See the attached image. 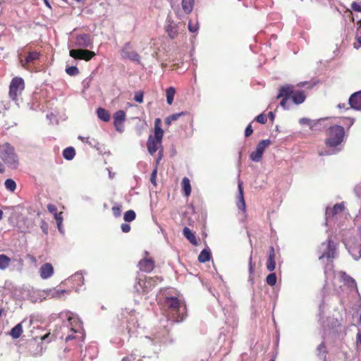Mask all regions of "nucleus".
Listing matches in <instances>:
<instances>
[{"instance_id":"obj_1","label":"nucleus","mask_w":361,"mask_h":361,"mask_svg":"<svg viewBox=\"0 0 361 361\" xmlns=\"http://www.w3.org/2000/svg\"><path fill=\"white\" fill-rule=\"evenodd\" d=\"M73 47L75 48L70 50L69 55L75 59L88 61L95 56L94 51L86 49L93 47L92 39L89 35L80 34L77 35Z\"/></svg>"},{"instance_id":"obj_2","label":"nucleus","mask_w":361,"mask_h":361,"mask_svg":"<svg viewBox=\"0 0 361 361\" xmlns=\"http://www.w3.org/2000/svg\"><path fill=\"white\" fill-rule=\"evenodd\" d=\"M344 128L341 126H334L329 128L326 145L329 148L328 151L321 152L320 156L336 154L341 150L340 145L344 138Z\"/></svg>"},{"instance_id":"obj_3","label":"nucleus","mask_w":361,"mask_h":361,"mask_svg":"<svg viewBox=\"0 0 361 361\" xmlns=\"http://www.w3.org/2000/svg\"><path fill=\"white\" fill-rule=\"evenodd\" d=\"M165 304L168 307L169 314L174 321L179 322L183 320L186 307L183 302L176 297H170L166 298Z\"/></svg>"},{"instance_id":"obj_4","label":"nucleus","mask_w":361,"mask_h":361,"mask_svg":"<svg viewBox=\"0 0 361 361\" xmlns=\"http://www.w3.org/2000/svg\"><path fill=\"white\" fill-rule=\"evenodd\" d=\"M326 225L334 227L335 224L341 226L339 221L345 215L344 203L336 204L333 207L326 209Z\"/></svg>"},{"instance_id":"obj_5","label":"nucleus","mask_w":361,"mask_h":361,"mask_svg":"<svg viewBox=\"0 0 361 361\" xmlns=\"http://www.w3.org/2000/svg\"><path fill=\"white\" fill-rule=\"evenodd\" d=\"M0 158L10 169H15L18 166L19 159L14 148L7 142L0 145Z\"/></svg>"},{"instance_id":"obj_6","label":"nucleus","mask_w":361,"mask_h":361,"mask_svg":"<svg viewBox=\"0 0 361 361\" xmlns=\"http://www.w3.org/2000/svg\"><path fill=\"white\" fill-rule=\"evenodd\" d=\"M121 317L122 319H125L123 322H126V329L131 336L136 332L137 328L139 326L137 314L134 311L125 310L122 312Z\"/></svg>"},{"instance_id":"obj_7","label":"nucleus","mask_w":361,"mask_h":361,"mask_svg":"<svg viewBox=\"0 0 361 361\" xmlns=\"http://www.w3.org/2000/svg\"><path fill=\"white\" fill-rule=\"evenodd\" d=\"M161 343L162 336L160 334H153L150 336H145L142 341L143 345L154 354L159 353Z\"/></svg>"},{"instance_id":"obj_8","label":"nucleus","mask_w":361,"mask_h":361,"mask_svg":"<svg viewBox=\"0 0 361 361\" xmlns=\"http://www.w3.org/2000/svg\"><path fill=\"white\" fill-rule=\"evenodd\" d=\"M319 251L321 253L319 259H334L336 254V244L329 239L327 242H324L321 244Z\"/></svg>"},{"instance_id":"obj_9","label":"nucleus","mask_w":361,"mask_h":361,"mask_svg":"<svg viewBox=\"0 0 361 361\" xmlns=\"http://www.w3.org/2000/svg\"><path fill=\"white\" fill-rule=\"evenodd\" d=\"M25 88V83L23 78L15 77L12 79L9 86V96L13 99L16 101L17 97L20 95Z\"/></svg>"},{"instance_id":"obj_10","label":"nucleus","mask_w":361,"mask_h":361,"mask_svg":"<svg viewBox=\"0 0 361 361\" xmlns=\"http://www.w3.org/2000/svg\"><path fill=\"white\" fill-rule=\"evenodd\" d=\"M270 140H263L260 141L257 145L255 151L252 152L250 154V159L255 162H259L262 157L265 149L271 145Z\"/></svg>"},{"instance_id":"obj_11","label":"nucleus","mask_w":361,"mask_h":361,"mask_svg":"<svg viewBox=\"0 0 361 361\" xmlns=\"http://www.w3.org/2000/svg\"><path fill=\"white\" fill-rule=\"evenodd\" d=\"M343 243L348 249L349 253L355 259H358L361 257V245L356 244L350 240L345 239Z\"/></svg>"},{"instance_id":"obj_12","label":"nucleus","mask_w":361,"mask_h":361,"mask_svg":"<svg viewBox=\"0 0 361 361\" xmlns=\"http://www.w3.org/2000/svg\"><path fill=\"white\" fill-rule=\"evenodd\" d=\"M66 317L69 325L71 326V331L73 333L82 334V322H80L78 316L70 312L66 314Z\"/></svg>"},{"instance_id":"obj_13","label":"nucleus","mask_w":361,"mask_h":361,"mask_svg":"<svg viewBox=\"0 0 361 361\" xmlns=\"http://www.w3.org/2000/svg\"><path fill=\"white\" fill-rule=\"evenodd\" d=\"M130 43H126L121 50V57L140 63V56L137 52L130 49Z\"/></svg>"},{"instance_id":"obj_14","label":"nucleus","mask_w":361,"mask_h":361,"mask_svg":"<svg viewBox=\"0 0 361 361\" xmlns=\"http://www.w3.org/2000/svg\"><path fill=\"white\" fill-rule=\"evenodd\" d=\"M11 262H17L19 266L18 269L20 270L23 266V260L21 259L13 260L4 254L0 255V270H5L9 267Z\"/></svg>"},{"instance_id":"obj_15","label":"nucleus","mask_w":361,"mask_h":361,"mask_svg":"<svg viewBox=\"0 0 361 361\" xmlns=\"http://www.w3.org/2000/svg\"><path fill=\"white\" fill-rule=\"evenodd\" d=\"M162 140L154 138L149 135L147 142V147L149 153L153 155L157 149L161 146Z\"/></svg>"},{"instance_id":"obj_16","label":"nucleus","mask_w":361,"mask_h":361,"mask_svg":"<svg viewBox=\"0 0 361 361\" xmlns=\"http://www.w3.org/2000/svg\"><path fill=\"white\" fill-rule=\"evenodd\" d=\"M334 278L335 279L343 281L344 283L346 284L350 288L356 287L355 281L350 276H348L345 272L338 271L337 273L335 274Z\"/></svg>"},{"instance_id":"obj_17","label":"nucleus","mask_w":361,"mask_h":361,"mask_svg":"<svg viewBox=\"0 0 361 361\" xmlns=\"http://www.w3.org/2000/svg\"><path fill=\"white\" fill-rule=\"evenodd\" d=\"M350 108L361 111V91L353 93L348 101Z\"/></svg>"},{"instance_id":"obj_18","label":"nucleus","mask_w":361,"mask_h":361,"mask_svg":"<svg viewBox=\"0 0 361 361\" xmlns=\"http://www.w3.org/2000/svg\"><path fill=\"white\" fill-rule=\"evenodd\" d=\"M40 277L42 279H48L54 274V267L50 263H45L39 269Z\"/></svg>"},{"instance_id":"obj_19","label":"nucleus","mask_w":361,"mask_h":361,"mask_svg":"<svg viewBox=\"0 0 361 361\" xmlns=\"http://www.w3.org/2000/svg\"><path fill=\"white\" fill-rule=\"evenodd\" d=\"M140 269L145 272H150L154 267V261L150 258L142 259L138 264Z\"/></svg>"},{"instance_id":"obj_20","label":"nucleus","mask_w":361,"mask_h":361,"mask_svg":"<svg viewBox=\"0 0 361 361\" xmlns=\"http://www.w3.org/2000/svg\"><path fill=\"white\" fill-rule=\"evenodd\" d=\"M66 291L64 290H58L56 288L48 289L47 290H44L40 294V296L44 297V298H60L64 293Z\"/></svg>"},{"instance_id":"obj_21","label":"nucleus","mask_w":361,"mask_h":361,"mask_svg":"<svg viewBox=\"0 0 361 361\" xmlns=\"http://www.w3.org/2000/svg\"><path fill=\"white\" fill-rule=\"evenodd\" d=\"M114 124L116 129L121 132L122 129L120 128V126L126 119V113L122 110L116 111L114 115Z\"/></svg>"},{"instance_id":"obj_22","label":"nucleus","mask_w":361,"mask_h":361,"mask_svg":"<svg viewBox=\"0 0 361 361\" xmlns=\"http://www.w3.org/2000/svg\"><path fill=\"white\" fill-rule=\"evenodd\" d=\"M238 201L237 202V207L239 209L243 211L245 210V202L243 195V183L239 180L238 183Z\"/></svg>"},{"instance_id":"obj_23","label":"nucleus","mask_w":361,"mask_h":361,"mask_svg":"<svg viewBox=\"0 0 361 361\" xmlns=\"http://www.w3.org/2000/svg\"><path fill=\"white\" fill-rule=\"evenodd\" d=\"M276 268V262H275V252L273 247H270L269 248V255L267 262V269L269 271H272Z\"/></svg>"},{"instance_id":"obj_24","label":"nucleus","mask_w":361,"mask_h":361,"mask_svg":"<svg viewBox=\"0 0 361 361\" xmlns=\"http://www.w3.org/2000/svg\"><path fill=\"white\" fill-rule=\"evenodd\" d=\"M39 53L37 52V51H31L28 54V55L25 57V60H21V64L23 67H26L27 68H28L27 66L34 62L35 61L39 59Z\"/></svg>"},{"instance_id":"obj_25","label":"nucleus","mask_w":361,"mask_h":361,"mask_svg":"<svg viewBox=\"0 0 361 361\" xmlns=\"http://www.w3.org/2000/svg\"><path fill=\"white\" fill-rule=\"evenodd\" d=\"M169 23L166 26V32L171 39H175L178 36L177 25L173 21H169Z\"/></svg>"},{"instance_id":"obj_26","label":"nucleus","mask_w":361,"mask_h":361,"mask_svg":"<svg viewBox=\"0 0 361 361\" xmlns=\"http://www.w3.org/2000/svg\"><path fill=\"white\" fill-rule=\"evenodd\" d=\"M293 93V87L290 85L283 86L280 89L279 94L277 96V99L279 98H287L289 99L290 97Z\"/></svg>"},{"instance_id":"obj_27","label":"nucleus","mask_w":361,"mask_h":361,"mask_svg":"<svg viewBox=\"0 0 361 361\" xmlns=\"http://www.w3.org/2000/svg\"><path fill=\"white\" fill-rule=\"evenodd\" d=\"M146 284L145 288L147 289V293L154 288L161 279L158 276L154 277H145Z\"/></svg>"},{"instance_id":"obj_28","label":"nucleus","mask_w":361,"mask_h":361,"mask_svg":"<svg viewBox=\"0 0 361 361\" xmlns=\"http://www.w3.org/2000/svg\"><path fill=\"white\" fill-rule=\"evenodd\" d=\"M25 320H23L21 323L18 324L10 331V335L14 339L18 338L23 333L22 324L25 323Z\"/></svg>"},{"instance_id":"obj_29","label":"nucleus","mask_w":361,"mask_h":361,"mask_svg":"<svg viewBox=\"0 0 361 361\" xmlns=\"http://www.w3.org/2000/svg\"><path fill=\"white\" fill-rule=\"evenodd\" d=\"M195 0H182L181 6L185 14H190L194 7Z\"/></svg>"},{"instance_id":"obj_30","label":"nucleus","mask_w":361,"mask_h":361,"mask_svg":"<svg viewBox=\"0 0 361 361\" xmlns=\"http://www.w3.org/2000/svg\"><path fill=\"white\" fill-rule=\"evenodd\" d=\"M184 236L194 245H197V241L194 233L188 227H185L183 231Z\"/></svg>"},{"instance_id":"obj_31","label":"nucleus","mask_w":361,"mask_h":361,"mask_svg":"<svg viewBox=\"0 0 361 361\" xmlns=\"http://www.w3.org/2000/svg\"><path fill=\"white\" fill-rule=\"evenodd\" d=\"M147 286L145 279L139 278L135 285V288L137 292L147 293V289L145 288Z\"/></svg>"},{"instance_id":"obj_32","label":"nucleus","mask_w":361,"mask_h":361,"mask_svg":"<svg viewBox=\"0 0 361 361\" xmlns=\"http://www.w3.org/2000/svg\"><path fill=\"white\" fill-rule=\"evenodd\" d=\"M305 97H305V93L301 91H298V92H293L292 94L293 102L295 104H300L302 102H304Z\"/></svg>"},{"instance_id":"obj_33","label":"nucleus","mask_w":361,"mask_h":361,"mask_svg":"<svg viewBox=\"0 0 361 361\" xmlns=\"http://www.w3.org/2000/svg\"><path fill=\"white\" fill-rule=\"evenodd\" d=\"M97 114L98 118L104 122H107L110 120V114L109 111L102 107L97 109Z\"/></svg>"},{"instance_id":"obj_34","label":"nucleus","mask_w":361,"mask_h":361,"mask_svg":"<svg viewBox=\"0 0 361 361\" xmlns=\"http://www.w3.org/2000/svg\"><path fill=\"white\" fill-rule=\"evenodd\" d=\"M181 184L185 195L189 196L191 192V186L189 179L186 177L183 178Z\"/></svg>"},{"instance_id":"obj_35","label":"nucleus","mask_w":361,"mask_h":361,"mask_svg":"<svg viewBox=\"0 0 361 361\" xmlns=\"http://www.w3.org/2000/svg\"><path fill=\"white\" fill-rule=\"evenodd\" d=\"M210 258V251L207 249H204L198 256V260L202 263L209 261Z\"/></svg>"},{"instance_id":"obj_36","label":"nucleus","mask_w":361,"mask_h":361,"mask_svg":"<svg viewBox=\"0 0 361 361\" xmlns=\"http://www.w3.org/2000/svg\"><path fill=\"white\" fill-rule=\"evenodd\" d=\"M175 93L176 90L173 87H170L166 90V101L169 105L172 104L173 103Z\"/></svg>"},{"instance_id":"obj_37","label":"nucleus","mask_w":361,"mask_h":361,"mask_svg":"<svg viewBox=\"0 0 361 361\" xmlns=\"http://www.w3.org/2000/svg\"><path fill=\"white\" fill-rule=\"evenodd\" d=\"M75 149L71 147L66 148L63 152V156L67 160L73 159L75 157Z\"/></svg>"},{"instance_id":"obj_38","label":"nucleus","mask_w":361,"mask_h":361,"mask_svg":"<svg viewBox=\"0 0 361 361\" xmlns=\"http://www.w3.org/2000/svg\"><path fill=\"white\" fill-rule=\"evenodd\" d=\"M185 112H180L178 114H174L172 115L169 116L165 119V123L166 125L169 126L172 123L173 121H176L181 116L185 115Z\"/></svg>"},{"instance_id":"obj_39","label":"nucleus","mask_w":361,"mask_h":361,"mask_svg":"<svg viewBox=\"0 0 361 361\" xmlns=\"http://www.w3.org/2000/svg\"><path fill=\"white\" fill-rule=\"evenodd\" d=\"M4 185L6 188L11 192H14L16 188V182L11 178L6 179L4 183Z\"/></svg>"},{"instance_id":"obj_40","label":"nucleus","mask_w":361,"mask_h":361,"mask_svg":"<svg viewBox=\"0 0 361 361\" xmlns=\"http://www.w3.org/2000/svg\"><path fill=\"white\" fill-rule=\"evenodd\" d=\"M136 214L133 210H128L124 214L123 219L126 222H130L135 219Z\"/></svg>"},{"instance_id":"obj_41","label":"nucleus","mask_w":361,"mask_h":361,"mask_svg":"<svg viewBox=\"0 0 361 361\" xmlns=\"http://www.w3.org/2000/svg\"><path fill=\"white\" fill-rule=\"evenodd\" d=\"M254 269L255 264L252 262V257H250L249 259V281L251 283H254Z\"/></svg>"},{"instance_id":"obj_42","label":"nucleus","mask_w":361,"mask_h":361,"mask_svg":"<svg viewBox=\"0 0 361 361\" xmlns=\"http://www.w3.org/2000/svg\"><path fill=\"white\" fill-rule=\"evenodd\" d=\"M266 282L268 285L274 286L276 283V275L275 273L269 274L266 278Z\"/></svg>"},{"instance_id":"obj_43","label":"nucleus","mask_w":361,"mask_h":361,"mask_svg":"<svg viewBox=\"0 0 361 361\" xmlns=\"http://www.w3.org/2000/svg\"><path fill=\"white\" fill-rule=\"evenodd\" d=\"M66 72L69 75L74 76L79 73V70L76 66H71L66 69Z\"/></svg>"},{"instance_id":"obj_44","label":"nucleus","mask_w":361,"mask_h":361,"mask_svg":"<svg viewBox=\"0 0 361 361\" xmlns=\"http://www.w3.org/2000/svg\"><path fill=\"white\" fill-rule=\"evenodd\" d=\"M164 131L160 126L154 127V136L153 137L162 140Z\"/></svg>"},{"instance_id":"obj_45","label":"nucleus","mask_w":361,"mask_h":361,"mask_svg":"<svg viewBox=\"0 0 361 361\" xmlns=\"http://www.w3.org/2000/svg\"><path fill=\"white\" fill-rule=\"evenodd\" d=\"M255 121L261 124H264L267 121V117L264 114H261L255 117Z\"/></svg>"},{"instance_id":"obj_46","label":"nucleus","mask_w":361,"mask_h":361,"mask_svg":"<svg viewBox=\"0 0 361 361\" xmlns=\"http://www.w3.org/2000/svg\"><path fill=\"white\" fill-rule=\"evenodd\" d=\"M112 212L116 217H118L121 214V207L120 205H115L112 207Z\"/></svg>"},{"instance_id":"obj_47","label":"nucleus","mask_w":361,"mask_h":361,"mask_svg":"<svg viewBox=\"0 0 361 361\" xmlns=\"http://www.w3.org/2000/svg\"><path fill=\"white\" fill-rule=\"evenodd\" d=\"M157 174V167H155V169L152 172L151 177H150V181L154 185H157V183H156Z\"/></svg>"},{"instance_id":"obj_48","label":"nucleus","mask_w":361,"mask_h":361,"mask_svg":"<svg viewBox=\"0 0 361 361\" xmlns=\"http://www.w3.org/2000/svg\"><path fill=\"white\" fill-rule=\"evenodd\" d=\"M357 24L358 27L357 30V38L358 43L360 44V45H361V18L360 20L358 21Z\"/></svg>"},{"instance_id":"obj_49","label":"nucleus","mask_w":361,"mask_h":361,"mask_svg":"<svg viewBox=\"0 0 361 361\" xmlns=\"http://www.w3.org/2000/svg\"><path fill=\"white\" fill-rule=\"evenodd\" d=\"M351 8L355 11L361 12V1L353 2L351 5Z\"/></svg>"},{"instance_id":"obj_50","label":"nucleus","mask_w":361,"mask_h":361,"mask_svg":"<svg viewBox=\"0 0 361 361\" xmlns=\"http://www.w3.org/2000/svg\"><path fill=\"white\" fill-rule=\"evenodd\" d=\"M47 209L50 213L53 214L54 215L58 213L56 207L52 204H49L47 205Z\"/></svg>"},{"instance_id":"obj_51","label":"nucleus","mask_w":361,"mask_h":361,"mask_svg":"<svg viewBox=\"0 0 361 361\" xmlns=\"http://www.w3.org/2000/svg\"><path fill=\"white\" fill-rule=\"evenodd\" d=\"M72 278L74 281H77L79 283H83L84 279L81 274L76 273L73 276H72Z\"/></svg>"},{"instance_id":"obj_52","label":"nucleus","mask_w":361,"mask_h":361,"mask_svg":"<svg viewBox=\"0 0 361 361\" xmlns=\"http://www.w3.org/2000/svg\"><path fill=\"white\" fill-rule=\"evenodd\" d=\"M134 99L139 103H142L143 102V94L140 92H136L134 96Z\"/></svg>"},{"instance_id":"obj_53","label":"nucleus","mask_w":361,"mask_h":361,"mask_svg":"<svg viewBox=\"0 0 361 361\" xmlns=\"http://www.w3.org/2000/svg\"><path fill=\"white\" fill-rule=\"evenodd\" d=\"M198 28L199 27L197 23H196L195 25H192L191 22L189 23L188 30H190V32H195L198 30Z\"/></svg>"},{"instance_id":"obj_54","label":"nucleus","mask_w":361,"mask_h":361,"mask_svg":"<svg viewBox=\"0 0 361 361\" xmlns=\"http://www.w3.org/2000/svg\"><path fill=\"white\" fill-rule=\"evenodd\" d=\"M54 219L56 221L57 224H60V223H63V216H62V212H59L57 214H55Z\"/></svg>"},{"instance_id":"obj_55","label":"nucleus","mask_w":361,"mask_h":361,"mask_svg":"<svg viewBox=\"0 0 361 361\" xmlns=\"http://www.w3.org/2000/svg\"><path fill=\"white\" fill-rule=\"evenodd\" d=\"M252 132H253V130H252V126H251V124H249L247 126V128H245V137H249L250 135H252Z\"/></svg>"},{"instance_id":"obj_56","label":"nucleus","mask_w":361,"mask_h":361,"mask_svg":"<svg viewBox=\"0 0 361 361\" xmlns=\"http://www.w3.org/2000/svg\"><path fill=\"white\" fill-rule=\"evenodd\" d=\"M121 228L123 233H128L130 231V226L128 224H122Z\"/></svg>"},{"instance_id":"obj_57","label":"nucleus","mask_w":361,"mask_h":361,"mask_svg":"<svg viewBox=\"0 0 361 361\" xmlns=\"http://www.w3.org/2000/svg\"><path fill=\"white\" fill-rule=\"evenodd\" d=\"M317 350L319 351V354H324L326 353V347L323 343H321L318 348Z\"/></svg>"},{"instance_id":"obj_58","label":"nucleus","mask_w":361,"mask_h":361,"mask_svg":"<svg viewBox=\"0 0 361 361\" xmlns=\"http://www.w3.org/2000/svg\"><path fill=\"white\" fill-rule=\"evenodd\" d=\"M299 123L302 125H304V124L309 125L310 123V120L307 118H302L300 119Z\"/></svg>"},{"instance_id":"obj_59","label":"nucleus","mask_w":361,"mask_h":361,"mask_svg":"<svg viewBox=\"0 0 361 361\" xmlns=\"http://www.w3.org/2000/svg\"><path fill=\"white\" fill-rule=\"evenodd\" d=\"M345 120L346 121V124L350 128L353 123H354V119L350 118H345Z\"/></svg>"},{"instance_id":"obj_60","label":"nucleus","mask_w":361,"mask_h":361,"mask_svg":"<svg viewBox=\"0 0 361 361\" xmlns=\"http://www.w3.org/2000/svg\"><path fill=\"white\" fill-rule=\"evenodd\" d=\"M288 100V99L287 98H283L282 100L280 102V105L283 108V109H286V102Z\"/></svg>"},{"instance_id":"obj_61","label":"nucleus","mask_w":361,"mask_h":361,"mask_svg":"<svg viewBox=\"0 0 361 361\" xmlns=\"http://www.w3.org/2000/svg\"><path fill=\"white\" fill-rule=\"evenodd\" d=\"M135 360V357L133 355L127 356L124 358H123L122 361H133Z\"/></svg>"},{"instance_id":"obj_62","label":"nucleus","mask_w":361,"mask_h":361,"mask_svg":"<svg viewBox=\"0 0 361 361\" xmlns=\"http://www.w3.org/2000/svg\"><path fill=\"white\" fill-rule=\"evenodd\" d=\"M269 119L273 122L275 118L274 113L273 111H270L268 114Z\"/></svg>"},{"instance_id":"obj_63","label":"nucleus","mask_w":361,"mask_h":361,"mask_svg":"<svg viewBox=\"0 0 361 361\" xmlns=\"http://www.w3.org/2000/svg\"><path fill=\"white\" fill-rule=\"evenodd\" d=\"M57 227H58V229H59L60 233H64L63 228V226H62V223H60V224H57Z\"/></svg>"},{"instance_id":"obj_64","label":"nucleus","mask_w":361,"mask_h":361,"mask_svg":"<svg viewBox=\"0 0 361 361\" xmlns=\"http://www.w3.org/2000/svg\"><path fill=\"white\" fill-rule=\"evenodd\" d=\"M161 123V119L160 118H156L154 122V127L159 126Z\"/></svg>"}]
</instances>
